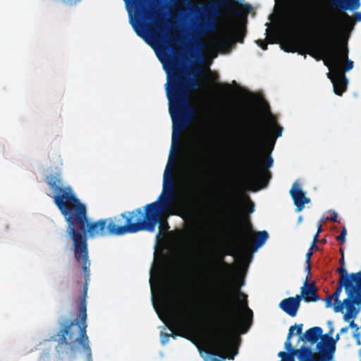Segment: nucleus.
<instances>
[{"label":"nucleus","mask_w":361,"mask_h":361,"mask_svg":"<svg viewBox=\"0 0 361 361\" xmlns=\"http://www.w3.org/2000/svg\"><path fill=\"white\" fill-rule=\"evenodd\" d=\"M334 300V298L331 295H329L327 298H325V307L326 308L331 307L332 305V300Z\"/></svg>","instance_id":"nucleus-37"},{"label":"nucleus","mask_w":361,"mask_h":361,"mask_svg":"<svg viewBox=\"0 0 361 361\" xmlns=\"http://www.w3.org/2000/svg\"><path fill=\"white\" fill-rule=\"evenodd\" d=\"M107 220L108 223H113L116 228L123 226L131 228L132 231L125 232L124 234L135 233L140 231L152 232L155 229L149 217L147 216L146 212H143L142 208L123 213L120 216L107 219Z\"/></svg>","instance_id":"nucleus-10"},{"label":"nucleus","mask_w":361,"mask_h":361,"mask_svg":"<svg viewBox=\"0 0 361 361\" xmlns=\"http://www.w3.org/2000/svg\"><path fill=\"white\" fill-rule=\"evenodd\" d=\"M83 210L80 216L76 215L77 213L73 210L65 219L68 224V235L73 241L75 259L81 264L87 279L90 275L87 234L88 233L91 238L123 235L125 232L130 231L132 229L127 226L116 228L113 223H108L107 219L89 222L87 208L84 204Z\"/></svg>","instance_id":"nucleus-4"},{"label":"nucleus","mask_w":361,"mask_h":361,"mask_svg":"<svg viewBox=\"0 0 361 361\" xmlns=\"http://www.w3.org/2000/svg\"><path fill=\"white\" fill-rule=\"evenodd\" d=\"M307 267L305 268V271L307 272V277L308 278L309 277V275L310 274V271H311V266H310V264H307Z\"/></svg>","instance_id":"nucleus-45"},{"label":"nucleus","mask_w":361,"mask_h":361,"mask_svg":"<svg viewBox=\"0 0 361 361\" xmlns=\"http://www.w3.org/2000/svg\"><path fill=\"white\" fill-rule=\"evenodd\" d=\"M350 278H346L344 282L339 281V285L336 287L335 292L331 294L334 301L339 300L340 294L342 291V288L344 286L346 291V286L348 287V290H353V296L357 297L359 292H361V271L357 273H352Z\"/></svg>","instance_id":"nucleus-16"},{"label":"nucleus","mask_w":361,"mask_h":361,"mask_svg":"<svg viewBox=\"0 0 361 361\" xmlns=\"http://www.w3.org/2000/svg\"><path fill=\"white\" fill-rule=\"evenodd\" d=\"M162 63L167 75L166 92L173 122L172 140L175 142L178 134L186 128L197 114L196 109L190 102L189 94L199 83L196 79L188 78L178 54H167Z\"/></svg>","instance_id":"nucleus-2"},{"label":"nucleus","mask_w":361,"mask_h":361,"mask_svg":"<svg viewBox=\"0 0 361 361\" xmlns=\"http://www.w3.org/2000/svg\"><path fill=\"white\" fill-rule=\"evenodd\" d=\"M243 285H244V282L242 281V283H240V286H243Z\"/></svg>","instance_id":"nucleus-51"},{"label":"nucleus","mask_w":361,"mask_h":361,"mask_svg":"<svg viewBox=\"0 0 361 361\" xmlns=\"http://www.w3.org/2000/svg\"><path fill=\"white\" fill-rule=\"evenodd\" d=\"M257 44L259 47H260L263 50L267 49V44L268 43L262 39H258L257 42Z\"/></svg>","instance_id":"nucleus-35"},{"label":"nucleus","mask_w":361,"mask_h":361,"mask_svg":"<svg viewBox=\"0 0 361 361\" xmlns=\"http://www.w3.org/2000/svg\"><path fill=\"white\" fill-rule=\"evenodd\" d=\"M214 27V19L209 15L201 17L196 27L195 32L198 36H202Z\"/></svg>","instance_id":"nucleus-23"},{"label":"nucleus","mask_w":361,"mask_h":361,"mask_svg":"<svg viewBox=\"0 0 361 361\" xmlns=\"http://www.w3.org/2000/svg\"><path fill=\"white\" fill-rule=\"evenodd\" d=\"M174 199L175 190L163 188L162 193L157 201L144 207L147 216L149 217L155 228L157 223L162 220L163 214L171 209Z\"/></svg>","instance_id":"nucleus-11"},{"label":"nucleus","mask_w":361,"mask_h":361,"mask_svg":"<svg viewBox=\"0 0 361 361\" xmlns=\"http://www.w3.org/2000/svg\"><path fill=\"white\" fill-rule=\"evenodd\" d=\"M302 326H303V325L302 324H295L293 326H291L290 327H293V331H295V329H296L297 335H300L302 334Z\"/></svg>","instance_id":"nucleus-36"},{"label":"nucleus","mask_w":361,"mask_h":361,"mask_svg":"<svg viewBox=\"0 0 361 361\" xmlns=\"http://www.w3.org/2000/svg\"><path fill=\"white\" fill-rule=\"evenodd\" d=\"M212 151L209 145H204L198 146L195 149L191 157V169H195V180L198 183H202L208 180L219 181V173L218 169L219 166L214 161Z\"/></svg>","instance_id":"nucleus-9"},{"label":"nucleus","mask_w":361,"mask_h":361,"mask_svg":"<svg viewBox=\"0 0 361 361\" xmlns=\"http://www.w3.org/2000/svg\"><path fill=\"white\" fill-rule=\"evenodd\" d=\"M347 234V231L345 228H343L341 231L339 235L336 237V240L339 241L341 243H343L345 241V236Z\"/></svg>","instance_id":"nucleus-34"},{"label":"nucleus","mask_w":361,"mask_h":361,"mask_svg":"<svg viewBox=\"0 0 361 361\" xmlns=\"http://www.w3.org/2000/svg\"><path fill=\"white\" fill-rule=\"evenodd\" d=\"M238 200L235 197H229L226 204V211L232 216L235 215L238 209Z\"/></svg>","instance_id":"nucleus-25"},{"label":"nucleus","mask_w":361,"mask_h":361,"mask_svg":"<svg viewBox=\"0 0 361 361\" xmlns=\"http://www.w3.org/2000/svg\"><path fill=\"white\" fill-rule=\"evenodd\" d=\"M347 329H348V328H343V329L341 330V332H345V331H347Z\"/></svg>","instance_id":"nucleus-50"},{"label":"nucleus","mask_w":361,"mask_h":361,"mask_svg":"<svg viewBox=\"0 0 361 361\" xmlns=\"http://www.w3.org/2000/svg\"><path fill=\"white\" fill-rule=\"evenodd\" d=\"M330 6L334 9H338L343 11L341 15V19H338L333 16L331 20L326 24V26L324 27V29L322 32V42H326L327 41V36L329 33V29L332 27H340L343 26L345 22V18L343 17V14L346 13L345 11H355L359 8L360 6V0H327Z\"/></svg>","instance_id":"nucleus-12"},{"label":"nucleus","mask_w":361,"mask_h":361,"mask_svg":"<svg viewBox=\"0 0 361 361\" xmlns=\"http://www.w3.org/2000/svg\"><path fill=\"white\" fill-rule=\"evenodd\" d=\"M252 236V229L250 219L243 216L236 227L234 235V252L243 255L250 250V239Z\"/></svg>","instance_id":"nucleus-13"},{"label":"nucleus","mask_w":361,"mask_h":361,"mask_svg":"<svg viewBox=\"0 0 361 361\" xmlns=\"http://www.w3.org/2000/svg\"><path fill=\"white\" fill-rule=\"evenodd\" d=\"M63 3L68 5H73L79 2L80 0H61Z\"/></svg>","instance_id":"nucleus-43"},{"label":"nucleus","mask_w":361,"mask_h":361,"mask_svg":"<svg viewBox=\"0 0 361 361\" xmlns=\"http://www.w3.org/2000/svg\"><path fill=\"white\" fill-rule=\"evenodd\" d=\"M345 22L343 26L331 27L329 30L326 42L316 44L309 39L290 38L282 48L286 52H295V45H300L306 49L308 54L315 59L322 58L324 63L329 69L327 73L331 80L334 92L341 96L347 90L348 80L345 73L353 68V61L348 59V49L346 44H338L341 39L349 37L354 28L353 18L344 13Z\"/></svg>","instance_id":"nucleus-1"},{"label":"nucleus","mask_w":361,"mask_h":361,"mask_svg":"<svg viewBox=\"0 0 361 361\" xmlns=\"http://www.w3.org/2000/svg\"><path fill=\"white\" fill-rule=\"evenodd\" d=\"M221 266L226 269V271H228L229 274H231L232 266L227 262H224V260L221 261Z\"/></svg>","instance_id":"nucleus-38"},{"label":"nucleus","mask_w":361,"mask_h":361,"mask_svg":"<svg viewBox=\"0 0 361 361\" xmlns=\"http://www.w3.org/2000/svg\"><path fill=\"white\" fill-rule=\"evenodd\" d=\"M173 324L178 331L176 335L188 338L187 335L192 331L197 324L194 311L190 309H184L181 317L173 319Z\"/></svg>","instance_id":"nucleus-15"},{"label":"nucleus","mask_w":361,"mask_h":361,"mask_svg":"<svg viewBox=\"0 0 361 361\" xmlns=\"http://www.w3.org/2000/svg\"><path fill=\"white\" fill-rule=\"evenodd\" d=\"M46 182L54 193V202L64 217L74 210L80 216L83 203L73 192L71 186H64L61 171H56L47 176Z\"/></svg>","instance_id":"nucleus-8"},{"label":"nucleus","mask_w":361,"mask_h":361,"mask_svg":"<svg viewBox=\"0 0 361 361\" xmlns=\"http://www.w3.org/2000/svg\"><path fill=\"white\" fill-rule=\"evenodd\" d=\"M337 217H338L337 213L334 212L332 215L331 216L327 217L326 219L329 220V221H334V222H336L337 221Z\"/></svg>","instance_id":"nucleus-42"},{"label":"nucleus","mask_w":361,"mask_h":361,"mask_svg":"<svg viewBox=\"0 0 361 361\" xmlns=\"http://www.w3.org/2000/svg\"><path fill=\"white\" fill-rule=\"evenodd\" d=\"M340 262H341V266H344V258H343V256H342L341 259H340Z\"/></svg>","instance_id":"nucleus-48"},{"label":"nucleus","mask_w":361,"mask_h":361,"mask_svg":"<svg viewBox=\"0 0 361 361\" xmlns=\"http://www.w3.org/2000/svg\"><path fill=\"white\" fill-rule=\"evenodd\" d=\"M237 37H238V41L240 42H243V36L242 35V34L240 32H238V35H237Z\"/></svg>","instance_id":"nucleus-46"},{"label":"nucleus","mask_w":361,"mask_h":361,"mask_svg":"<svg viewBox=\"0 0 361 361\" xmlns=\"http://www.w3.org/2000/svg\"><path fill=\"white\" fill-rule=\"evenodd\" d=\"M87 283L84 284L83 292L80 297L78 314L73 320L62 318L59 322L57 332L58 342L60 345H69L71 353L76 354L78 346H81L89 360L92 357L90 341L87 335Z\"/></svg>","instance_id":"nucleus-6"},{"label":"nucleus","mask_w":361,"mask_h":361,"mask_svg":"<svg viewBox=\"0 0 361 361\" xmlns=\"http://www.w3.org/2000/svg\"><path fill=\"white\" fill-rule=\"evenodd\" d=\"M247 297L240 291V286H232L222 294L219 300L220 307L229 319L226 324L211 333L212 355L234 360L238 350L233 349V334L239 326L242 310H245L248 319H252L253 316L252 311L248 307Z\"/></svg>","instance_id":"nucleus-3"},{"label":"nucleus","mask_w":361,"mask_h":361,"mask_svg":"<svg viewBox=\"0 0 361 361\" xmlns=\"http://www.w3.org/2000/svg\"><path fill=\"white\" fill-rule=\"evenodd\" d=\"M317 288L314 281L309 283L307 277L301 288V299L303 298L307 302H317L319 300V297L317 295Z\"/></svg>","instance_id":"nucleus-20"},{"label":"nucleus","mask_w":361,"mask_h":361,"mask_svg":"<svg viewBox=\"0 0 361 361\" xmlns=\"http://www.w3.org/2000/svg\"><path fill=\"white\" fill-rule=\"evenodd\" d=\"M245 212L247 214H252L255 211V204L248 197V203L245 207Z\"/></svg>","instance_id":"nucleus-32"},{"label":"nucleus","mask_w":361,"mask_h":361,"mask_svg":"<svg viewBox=\"0 0 361 361\" xmlns=\"http://www.w3.org/2000/svg\"><path fill=\"white\" fill-rule=\"evenodd\" d=\"M164 214L165 213L163 214V218L161 222L157 223L160 224L159 227V233H161L164 230H167L169 228L167 221H164Z\"/></svg>","instance_id":"nucleus-33"},{"label":"nucleus","mask_w":361,"mask_h":361,"mask_svg":"<svg viewBox=\"0 0 361 361\" xmlns=\"http://www.w3.org/2000/svg\"><path fill=\"white\" fill-rule=\"evenodd\" d=\"M321 231H322V225H321V224H319V225L318 226L317 232L316 233H318V234H319V233L321 232Z\"/></svg>","instance_id":"nucleus-47"},{"label":"nucleus","mask_w":361,"mask_h":361,"mask_svg":"<svg viewBox=\"0 0 361 361\" xmlns=\"http://www.w3.org/2000/svg\"><path fill=\"white\" fill-rule=\"evenodd\" d=\"M269 238V234L266 231H259L256 233L254 239V245L256 248L261 247L265 243Z\"/></svg>","instance_id":"nucleus-26"},{"label":"nucleus","mask_w":361,"mask_h":361,"mask_svg":"<svg viewBox=\"0 0 361 361\" xmlns=\"http://www.w3.org/2000/svg\"><path fill=\"white\" fill-rule=\"evenodd\" d=\"M293 336V327H290L288 334V336L286 338V341L284 344L286 350L288 352H289L290 354H292V352L295 350L294 348H293L292 344L290 342V340H291Z\"/></svg>","instance_id":"nucleus-28"},{"label":"nucleus","mask_w":361,"mask_h":361,"mask_svg":"<svg viewBox=\"0 0 361 361\" xmlns=\"http://www.w3.org/2000/svg\"><path fill=\"white\" fill-rule=\"evenodd\" d=\"M344 306V300L341 302L340 300H338V301H334V310L335 312H343Z\"/></svg>","instance_id":"nucleus-30"},{"label":"nucleus","mask_w":361,"mask_h":361,"mask_svg":"<svg viewBox=\"0 0 361 361\" xmlns=\"http://www.w3.org/2000/svg\"><path fill=\"white\" fill-rule=\"evenodd\" d=\"M135 6L136 20L130 18V24L137 35L153 47L159 41V33L164 31L165 20L159 13L142 5V0H133Z\"/></svg>","instance_id":"nucleus-7"},{"label":"nucleus","mask_w":361,"mask_h":361,"mask_svg":"<svg viewBox=\"0 0 361 361\" xmlns=\"http://www.w3.org/2000/svg\"><path fill=\"white\" fill-rule=\"evenodd\" d=\"M186 7L187 10L192 13H199L200 8L194 4L191 0H180Z\"/></svg>","instance_id":"nucleus-27"},{"label":"nucleus","mask_w":361,"mask_h":361,"mask_svg":"<svg viewBox=\"0 0 361 361\" xmlns=\"http://www.w3.org/2000/svg\"><path fill=\"white\" fill-rule=\"evenodd\" d=\"M353 290L349 291L348 287L346 286V293L348 295V298L344 299L345 307L347 309L346 313L343 316V319L345 321L348 322L350 319L353 318L356 312L355 305L358 303L357 297L353 296Z\"/></svg>","instance_id":"nucleus-21"},{"label":"nucleus","mask_w":361,"mask_h":361,"mask_svg":"<svg viewBox=\"0 0 361 361\" xmlns=\"http://www.w3.org/2000/svg\"><path fill=\"white\" fill-rule=\"evenodd\" d=\"M337 271L341 275V279H340V281H342V282H344L345 279L346 278H350L351 279L350 277V275L348 276V273H347V271L346 269L344 268V267L341 266V267L338 268L337 269Z\"/></svg>","instance_id":"nucleus-29"},{"label":"nucleus","mask_w":361,"mask_h":361,"mask_svg":"<svg viewBox=\"0 0 361 361\" xmlns=\"http://www.w3.org/2000/svg\"><path fill=\"white\" fill-rule=\"evenodd\" d=\"M252 137L253 151L250 156L245 171V180L251 185L265 184L271 178L269 169L273 166L274 159L270 154L274 149L276 138L281 137L283 127L271 118L267 125H258Z\"/></svg>","instance_id":"nucleus-5"},{"label":"nucleus","mask_w":361,"mask_h":361,"mask_svg":"<svg viewBox=\"0 0 361 361\" xmlns=\"http://www.w3.org/2000/svg\"><path fill=\"white\" fill-rule=\"evenodd\" d=\"M173 161L171 157H169V161L164 173L163 188L175 190V183L173 174Z\"/></svg>","instance_id":"nucleus-22"},{"label":"nucleus","mask_w":361,"mask_h":361,"mask_svg":"<svg viewBox=\"0 0 361 361\" xmlns=\"http://www.w3.org/2000/svg\"><path fill=\"white\" fill-rule=\"evenodd\" d=\"M290 194L298 212H301L304 209L305 204H308L310 202V199L305 196L304 191L297 183H293L290 190Z\"/></svg>","instance_id":"nucleus-18"},{"label":"nucleus","mask_w":361,"mask_h":361,"mask_svg":"<svg viewBox=\"0 0 361 361\" xmlns=\"http://www.w3.org/2000/svg\"><path fill=\"white\" fill-rule=\"evenodd\" d=\"M278 356L281 357L284 361H293V355L283 351L279 353Z\"/></svg>","instance_id":"nucleus-31"},{"label":"nucleus","mask_w":361,"mask_h":361,"mask_svg":"<svg viewBox=\"0 0 361 361\" xmlns=\"http://www.w3.org/2000/svg\"><path fill=\"white\" fill-rule=\"evenodd\" d=\"M195 47L197 50H201L204 47V44L201 42L200 39H197L195 41Z\"/></svg>","instance_id":"nucleus-40"},{"label":"nucleus","mask_w":361,"mask_h":361,"mask_svg":"<svg viewBox=\"0 0 361 361\" xmlns=\"http://www.w3.org/2000/svg\"><path fill=\"white\" fill-rule=\"evenodd\" d=\"M354 20L355 21H361V12H355L354 14Z\"/></svg>","instance_id":"nucleus-44"},{"label":"nucleus","mask_w":361,"mask_h":361,"mask_svg":"<svg viewBox=\"0 0 361 361\" xmlns=\"http://www.w3.org/2000/svg\"><path fill=\"white\" fill-rule=\"evenodd\" d=\"M317 240H318V233H316L314 235L312 243V245H311V246H310L309 250H310L312 251V250L314 249V248H315V249L318 248L317 245H316Z\"/></svg>","instance_id":"nucleus-39"},{"label":"nucleus","mask_w":361,"mask_h":361,"mask_svg":"<svg viewBox=\"0 0 361 361\" xmlns=\"http://www.w3.org/2000/svg\"><path fill=\"white\" fill-rule=\"evenodd\" d=\"M312 255H313L312 251L309 250L307 251V252L306 253V255H305V257H306V259H305L306 264H310V259H311V257H312Z\"/></svg>","instance_id":"nucleus-41"},{"label":"nucleus","mask_w":361,"mask_h":361,"mask_svg":"<svg viewBox=\"0 0 361 361\" xmlns=\"http://www.w3.org/2000/svg\"><path fill=\"white\" fill-rule=\"evenodd\" d=\"M317 348L322 360L331 359V355L335 350V343L333 338L328 334L323 335L321 337V341L317 344Z\"/></svg>","instance_id":"nucleus-17"},{"label":"nucleus","mask_w":361,"mask_h":361,"mask_svg":"<svg viewBox=\"0 0 361 361\" xmlns=\"http://www.w3.org/2000/svg\"><path fill=\"white\" fill-rule=\"evenodd\" d=\"M322 336V329L319 326L312 327L306 331L299 340H306L311 343H315Z\"/></svg>","instance_id":"nucleus-24"},{"label":"nucleus","mask_w":361,"mask_h":361,"mask_svg":"<svg viewBox=\"0 0 361 361\" xmlns=\"http://www.w3.org/2000/svg\"><path fill=\"white\" fill-rule=\"evenodd\" d=\"M200 184L194 185L191 190H188L178 206V211L172 212V214L180 216H190L192 214L194 208L200 202Z\"/></svg>","instance_id":"nucleus-14"},{"label":"nucleus","mask_w":361,"mask_h":361,"mask_svg":"<svg viewBox=\"0 0 361 361\" xmlns=\"http://www.w3.org/2000/svg\"><path fill=\"white\" fill-rule=\"evenodd\" d=\"M226 88L227 90H231V86H230V85H228V84L226 85Z\"/></svg>","instance_id":"nucleus-49"},{"label":"nucleus","mask_w":361,"mask_h":361,"mask_svg":"<svg viewBox=\"0 0 361 361\" xmlns=\"http://www.w3.org/2000/svg\"><path fill=\"white\" fill-rule=\"evenodd\" d=\"M301 296L297 295L295 297H289L281 300L279 307L290 317H295L300 308Z\"/></svg>","instance_id":"nucleus-19"}]
</instances>
